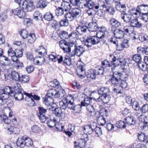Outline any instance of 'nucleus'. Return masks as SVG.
I'll return each instance as SVG.
<instances>
[{"mask_svg":"<svg viewBox=\"0 0 148 148\" xmlns=\"http://www.w3.org/2000/svg\"><path fill=\"white\" fill-rule=\"evenodd\" d=\"M84 66L82 65H80L77 68V74L78 76L81 78L86 77L87 74L86 73L85 70L84 69Z\"/></svg>","mask_w":148,"mask_h":148,"instance_id":"21","label":"nucleus"},{"mask_svg":"<svg viewBox=\"0 0 148 148\" xmlns=\"http://www.w3.org/2000/svg\"><path fill=\"white\" fill-rule=\"evenodd\" d=\"M16 144L18 147L23 148L25 145L27 147L32 146L33 144V141L30 138L25 136L22 138H18Z\"/></svg>","mask_w":148,"mask_h":148,"instance_id":"7","label":"nucleus"},{"mask_svg":"<svg viewBox=\"0 0 148 148\" xmlns=\"http://www.w3.org/2000/svg\"><path fill=\"white\" fill-rule=\"evenodd\" d=\"M42 15L39 11L35 12L34 14V18L36 20L42 19Z\"/></svg>","mask_w":148,"mask_h":148,"instance_id":"53","label":"nucleus"},{"mask_svg":"<svg viewBox=\"0 0 148 148\" xmlns=\"http://www.w3.org/2000/svg\"><path fill=\"white\" fill-rule=\"evenodd\" d=\"M97 122L98 124L100 125L103 126L106 123L105 119L102 116H99L97 119Z\"/></svg>","mask_w":148,"mask_h":148,"instance_id":"43","label":"nucleus"},{"mask_svg":"<svg viewBox=\"0 0 148 148\" xmlns=\"http://www.w3.org/2000/svg\"><path fill=\"white\" fill-rule=\"evenodd\" d=\"M83 138H81L78 140V145L82 147H85L86 143L88 140V137L87 134L83 135Z\"/></svg>","mask_w":148,"mask_h":148,"instance_id":"18","label":"nucleus"},{"mask_svg":"<svg viewBox=\"0 0 148 148\" xmlns=\"http://www.w3.org/2000/svg\"><path fill=\"white\" fill-rule=\"evenodd\" d=\"M21 2L20 3V7H22L23 10L26 9L28 12H31L34 10L35 6L32 2H28L24 0H22Z\"/></svg>","mask_w":148,"mask_h":148,"instance_id":"12","label":"nucleus"},{"mask_svg":"<svg viewBox=\"0 0 148 148\" xmlns=\"http://www.w3.org/2000/svg\"><path fill=\"white\" fill-rule=\"evenodd\" d=\"M111 57H112V60L113 61H114V62L118 63L117 64H116V66L118 65H120L121 67H123L127 63V62L125 59L123 60L119 59L117 58L115 56L111 55Z\"/></svg>","mask_w":148,"mask_h":148,"instance_id":"22","label":"nucleus"},{"mask_svg":"<svg viewBox=\"0 0 148 148\" xmlns=\"http://www.w3.org/2000/svg\"><path fill=\"white\" fill-rule=\"evenodd\" d=\"M105 2L102 1L103 2L104 5L106 7H101L103 9H105V10L109 11V10H113V8L111 6V5L113 3L114 0H105Z\"/></svg>","mask_w":148,"mask_h":148,"instance_id":"26","label":"nucleus"},{"mask_svg":"<svg viewBox=\"0 0 148 148\" xmlns=\"http://www.w3.org/2000/svg\"><path fill=\"white\" fill-rule=\"evenodd\" d=\"M104 69L101 66H99L94 70H91L87 73L86 77L88 78H91L92 79H95L97 76L103 75L104 72Z\"/></svg>","mask_w":148,"mask_h":148,"instance_id":"8","label":"nucleus"},{"mask_svg":"<svg viewBox=\"0 0 148 148\" xmlns=\"http://www.w3.org/2000/svg\"><path fill=\"white\" fill-rule=\"evenodd\" d=\"M84 0H81V1L79 0H70V3L73 5L76 6L80 8L81 6V3H82Z\"/></svg>","mask_w":148,"mask_h":148,"instance_id":"42","label":"nucleus"},{"mask_svg":"<svg viewBox=\"0 0 148 148\" xmlns=\"http://www.w3.org/2000/svg\"><path fill=\"white\" fill-rule=\"evenodd\" d=\"M15 53V51L11 47L10 48L8 51V56L11 58V60L13 62L16 61L17 60Z\"/></svg>","mask_w":148,"mask_h":148,"instance_id":"25","label":"nucleus"},{"mask_svg":"<svg viewBox=\"0 0 148 148\" xmlns=\"http://www.w3.org/2000/svg\"><path fill=\"white\" fill-rule=\"evenodd\" d=\"M138 138L141 142H145L146 143H148V138L145 133H141L140 134H139Z\"/></svg>","mask_w":148,"mask_h":148,"instance_id":"32","label":"nucleus"},{"mask_svg":"<svg viewBox=\"0 0 148 148\" xmlns=\"http://www.w3.org/2000/svg\"><path fill=\"white\" fill-rule=\"evenodd\" d=\"M12 97H14L16 100L20 101L23 98V95L22 91H20L18 92H14L12 95Z\"/></svg>","mask_w":148,"mask_h":148,"instance_id":"30","label":"nucleus"},{"mask_svg":"<svg viewBox=\"0 0 148 148\" xmlns=\"http://www.w3.org/2000/svg\"><path fill=\"white\" fill-rule=\"evenodd\" d=\"M95 125H96L95 123H93L90 125H87L84 126L83 129L85 132L88 133L89 134H91L94 131L95 129Z\"/></svg>","mask_w":148,"mask_h":148,"instance_id":"19","label":"nucleus"},{"mask_svg":"<svg viewBox=\"0 0 148 148\" xmlns=\"http://www.w3.org/2000/svg\"><path fill=\"white\" fill-rule=\"evenodd\" d=\"M20 34L23 39L27 38L29 35L27 31L25 29H23L21 31L20 33Z\"/></svg>","mask_w":148,"mask_h":148,"instance_id":"62","label":"nucleus"},{"mask_svg":"<svg viewBox=\"0 0 148 148\" xmlns=\"http://www.w3.org/2000/svg\"><path fill=\"white\" fill-rule=\"evenodd\" d=\"M68 21L65 18L62 19L60 22V26H67L69 25Z\"/></svg>","mask_w":148,"mask_h":148,"instance_id":"64","label":"nucleus"},{"mask_svg":"<svg viewBox=\"0 0 148 148\" xmlns=\"http://www.w3.org/2000/svg\"><path fill=\"white\" fill-rule=\"evenodd\" d=\"M133 60L137 64L142 60V58L140 55L136 54L134 55L132 57Z\"/></svg>","mask_w":148,"mask_h":148,"instance_id":"54","label":"nucleus"},{"mask_svg":"<svg viewBox=\"0 0 148 148\" xmlns=\"http://www.w3.org/2000/svg\"><path fill=\"white\" fill-rule=\"evenodd\" d=\"M65 91L63 89H61L59 91H57L54 89H50L46 95L43 103L48 106H50L53 101V99L56 98H61L65 95Z\"/></svg>","mask_w":148,"mask_h":148,"instance_id":"3","label":"nucleus"},{"mask_svg":"<svg viewBox=\"0 0 148 148\" xmlns=\"http://www.w3.org/2000/svg\"><path fill=\"white\" fill-rule=\"evenodd\" d=\"M27 42L30 44L33 43L36 40L35 35L34 34H30L27 37Z\"/></svg>","mask_w":148,"mask_h":148,"instance_id":"41","label":"nucleus"},{"mask_svg":"<svg viewBox=\"0 0 148 148\" xmlns=\"http://www.w3.org/2000/svg\"><path fill=\"white\" fill-rule=\"evenodd\" d=\"M29 80V77L25 75H22L20 77H19L18 80V81L21 82L22 83H27Z\"/></svg>","mask_w":148,"mask_h":148,"instance_id":"45","label":"nucleus"},{"mask_svg":"<svg viewBox=\"0 0 148 148\" xmlns=\"http://www.w3.org/2000/svg\"><path fill=\"white\" fill-rule=\"evenodd\" d=\"M71 59L68 56H66L64 60V64L69 66L71 64Z\"/></svg>","mask_w":148,"mask_h":148,"instance_id":"56","label":"nucleus"},{"mask_svg":"<svg viewBox=\"0 0 148 148\" xmlns=\"http://www.w3.org/2000/svg\"><path fill=\"white\" fill-rule=\"evenodd\" d=\"M24 94L27 97L29 98V99L31 101L32 104L31 106H34L35 104V101L33 99L36 100H40V97L38 96L37 95L34 94L33 95L32 94H29L28 93L25 92L23 91Z\"/></svg>","mask_w":148,"mask_h":148,"instance_id":"20","label":"nucleus"},{"mask_svg":"<svg viewBox=\"0 0 148 148\" xmlns=\"http://www.w3.org/2000/svg\"><path fill=\"white\" fill-rule=\"evenodd\" d=\"M44 18L48 21H51L53 18V14L50 12H47L45 13L44 16Z\"/></svg>","mask_w":148,"mask_h":148,"instance_id":"55","label":"nucleus"},{"mask_svg":"<svg viewBox=\"0 0 148 148\" xmlns=\"http://www.w3.org/2000/svg\"><path fill=\"white\" fill-rule=\"evenodd\" d=\"M125 119L126 124L129 125H134L135 123V121L132 116H128L126 117Z\"/></svg>","mask_w":148,"mask_h":148,"instance_id":"39","label":"nucleus"},{"mask_svg":"<svg viewBox=\"0 0 148 148\" xmlns=\"http://www.w3.org/2000/svg\"><path fill=\"white\" fill-rule=\"evenodd\" d=\"M123 32L121 29H116L114 30V34L116 38L121 39L124 37Z\"/></svg>","mask_w":148,"mask_h":148,"instance_id":"29","label":"nucleus"},{"mask_svg":"<svg viewBox=\"0 0 148 148\" xmlns=\"http://www.w3.org/2000/svg\"><path fill=\"white\" fill-rule=\"evenodd\" d=\"M12 12L13 14L17 15L21 18H24L26 15V12L23 10H21L20 8H17L13 10Z\"/></svg>","mask_w":148,"mask_h":148,"instance_id":"15","label":"nucleus"},{"mask_svg":"<svg viewBox=\"0 0 148 148\" xmlns=\"http://www.w3.org/2000/svg\"><path fill=\"white\" fill-rule=\"evenodd\" d=\"M13 93V89L9 86H6L4 89H0V94H4V95H7L8 96V97L9 95L12 96Z\"/></svg>","mask_w":148,"mask_h":148,"instance_id":"17","label":"nucleus"},{"mask_svg":"<svg viewBox=\"0 0 148 148\" xmlns=\"http://www.w3.org/2000/svg\"><path fill=\"white\" fill-rule=\"evenodd\" d=\"M62 6L65 11H69L71 9L70 4L68 2H64L62 3Z\"/></svg>","mask_w":148,"mask_h":148,"instance_id":"49","label":"nucleus"},{"mask_svg":"<svg viewBox=\"0 0 148 148\" xmlns=\"http://www.w3.org/2000/svg\"><path fill=\"white\" fill-rule=\"evenodd\" d=\"M116 10L121 12H125L126 10V7L125 4H121L120 2H118L116 6Z\"/></svg>","mask_w":148,"mask_h":148,"instance_id":"33","label":"nucleus"},{"mask_svg":"<svg viewBox=\"0 0 148 148\" xmlns=\"http://www.w3.org/2000/svg\"><path fill=\"white\" fill-rule=\"evenodd\" d=\"M137 63L138 67L142 71H145L146 69L147 66L145 63L143 62L142 60Z\"/></svg>","mask_w":148,"mask_h":148,"instance_id":"57","label":"nucleus"},{"mask_svg":"<svg viewBox=\"0 0 148 148\" xmlns=\"http://www.w3.org/2000/svg\"><path fill=\"white\" fill-rule=\"evenodd\" d=\"M81 3L80 8H86V13L89 16H92L95 14V9H98L99 7H105L103 3L101 0H99L97 3L90 0H84Z\"/></svg>","mask_w":148,"mask_h":148,"instance_id":"1","label":"nucleus"},{"mask_svg":"<svg viewBox=\"0 0 148 148\" xmlns=\"http://www.w3.org/2000/svg\"><path fill=\"white\" fill-rule=\"evenodd\" d=\"M65 18L68 21H73L75 18L71 11L66 13L65 15Z\"/></svg>","mask_w":148,"mask_h":148,"instance_id":"51","label":"nucleus"},{"mask_svg":"<svg viewBox=\"0 0 148 148\" xmlns=\"http://www.w3.org/2000/svg\"><path fill=\"white\" fill-rule=\"evenodd\" d=\"M74 98L71 95H69L63 98L60 102V105L62 109L66 110L67 108L71 110H73L76 113L79 112L81 110L82 107L81 105H75L74 103Z\"/></svg>","mask_w":148,"mask_h":148,"instance_id":"2","label":"nucleus"},{"mask_svg":"<svg viewBox=\"0 0 148 148\" xmlns=\"http://www.w3.org/2000/svg\"><path fill=\"white\" fill-rule=\"evenodd\" d=\"M125 81L126 80H121V82H119V84H118V86H120L121 89L122 88H126L127 86V84Z\"/></svg>","mask_w":148,"mask_h":148,"instance_id":"61","label":"nucleus"},{"mask_svg":"<svg viewBox=\"0 0 148 148\" xmlns=\"http://www.w3.org/2000/svg\"><path fill=\"white\" fill-rule=\"evenodd\" d=\"M55 114L56 116L59 118H60V119L64 118L65 115L61 110V108H57L54 109Z\"/></svg>","mask_w":148,"mask_h":148,"instance_id":"27","label":"nucleus"},{"mask_svg":"<svg viewBox=\"0 0 148 148\" xmlns=\"http://www.w3.org/2000/svg\"><path fill=\"white\" fill-rule=\"evenodd\" d=\"M110 24L112 28L119 27L121 25V23L119 21L114 18H111L110 20Z\"/></svg>","mask_w":148,"mask_h":148,"instance_id":"28","label":"nucleus"},{"mask_svg":"<svg viewBox=\"0 0 148 148\" xmlns=\"http://www.w3.org/2000/svg\"><path fill=\"white\" fill-rule=\"evenodd\" d=\"M73 48L71 56V57L74 56L75 55L79 57H80L85 51V49L82 46H77L75 43Z\"/></svg>","mask_w":148,"mask_h":148,"instance_id":"11","label":"nucleus"},{"mask_svg":"<svg viewBox=\"0 0 148 148\" xmlns=\"http://www.w3.org/2000/svg\"><path fill=\"white\" fill-rule=\"evenodd\" d=\"M126 124L123 121H120L117 122L116 124V126L118 128H125L126 127Z\"/></svg>","mask_w":148,"mask_h":148,"instance_id":"59","label":"nucleus"},{"mask_svg":"<svg viewBox=\"0 0 148 148\" xmlns=\"http://www.w3.org/2000/svg\"><path fill=\"white\" fill-rule=\"evenodd\" d=\"M131 27L130 26H125L124 27V28L122 30H121L123 32V33L124 34L123 35L124 36L125 35H127L128 34H130V32H131L130 29Z\"/></svg>","mask_w":148,"mask_h":148,"instance_id":"50","label":"nucleus"},{"mask_svg":"<svg viewBox=\"0 0 148 148\" xmlns=\"http://www.w3.org/2000/svg\"><path fill=\"white\" fill-rule=\"evenodd\" d=\"M118 73V71L114 72L113 74L109 79L110 82L112 84L115 85H118L121 80L119 78V75Z\"/></svg>","mask_w":148,"mask_h":148,"instance_id":"14","label":"nucleus"},{"mask_svg":"<svg viewBox=\"0 0 148 148\" xmlns=\"http://www.w3.org/2000/svg\"><path fill=\"white\" fill-rule=\"evenodd\" d=\"M130 25L132 27L140 28L142 26V24L140 23L137 19H134L132 20L130 23Z\"/></svg>","mask_w":148,"mask_h":148,"instance_id":"36","label":"nucleus"},{"mask_svg":"<svg viewBox=\"0 0 148 148\" xmlns=\"http://www.w3.org/2000/svg\"><path fill=\"white\" fill-rule=\"evenodd\" d=\"M5 81L9 80L11 81H18L20 77L18 73L16 71L11 70L8 71L7 73L4 74Z\"/></svg>","mask_w":148,"mask_h":148,"instance_id":"9","label":"nucleus"},{"mask_svg":"<svg viewBox=\"0 0 148 148\" xmlns=\"http://www.w3.org/2000/svg\"><path fill=\"white\" fill-rule=\"evenodd\" d=\"M92 99L90 97H87L84 99L83 101L81 102V106H86L87 105H90L92 103Z\"/></svg>","mask_w":148,"mask_h":148,"instance_id":"40","label":"nucleus"},{"mask_svg":"<svg viewBox=\"0 0 148 148\" xmlns=\"http://www.w3.org/2000/svg\"><path fill=\"white\" fill-rule=\"evenodd\" d=\"M120 16L124 21L125 23L129 22L132 18L131 15L126 13L121 14Z\"/></svg>","mask_w":148,"mask_h":148,"instance_id":"31","label":"nucleus"},{"mask_svg":"<svg viewBox=\"0 0 148 148\" xmlns=\"http://www.w3.org/2000/svg\"><path fill=\"white\" fill-rule=\"evenodd\" d=\"M87 29L90 32H95L98 29V26L96 23L91 22L87 24Z\"/></svg>","mask_w":148,"mask_h":148,"instance_id":"23","label":"nucleus"},{"mask_svg":"<svg viewBox=\"0 0 148 148\" xmlns=\"http://www.w3.org/2000/svg\"><path fill=\"white\" fill-rule=\"evenodd\" d=\"M1 120L5 124H9L11 122V120L8 118L7 116L4 114H1L0 115Z\"/></svg>","mask_w":148,"mask_h":148,"instance_id":"44","label":"nucleus"},{"mask_svg":"<svg viewBox=\"0 0 148 148\" xmlns=\"http://www.w3.org/2000/svg\"><path fill=\"white\" fill-rule=\"evenodd\" d=\"M60 43L61 48L71 56L74 43L72 42H68L65 40H61L60 41Z\"/></svg>","mask_w":148,"mask_h":148,"instance_id":"6","label":"nucleus"},{"mask_svg":"<svg viewBox=\"0 0 148 148\" xmlns=\"http://www.w3.org/2000/svg\"><path fill=\"white\" fill-rule=\"evenodd\" d=\"M38 112L37 114V116L41 122L44 123L46 121L47 118L45 115L47 108H45L43 107L40 106L38 107Z\"/></svg>","mask_w":148,"mask_h":148,"instance_id":"13","label":"nucleus"},{"mask_svg":"<svg viewBox=\"0 0 148 148\" xmlns=\"http://www.w3.org/2000/svg\"><path fill=\"white\" fill-rule=\"evenodd\" d=\"M101 40L96 36H90L87 38L84 42V45L88 48L91 47L92 45L98 44Z\"/></svg>","mask_w":148,"mask_h":148,"instance_id":"10","label":"nucleus"},{"mask_svg":"<svg viewBox=\"0 0 148 148\" xmlns=\"http://www.w3.org/2000/svg\"><path fill=\"white\" fill-rule=\"evenodd\" d=\"M14 91V92H18L20 91H22L21 87L20 85L18 83H15L13 86V87L12 88Z\"/></svg>","mask_w":148,"mask_h":148,"instance_id":"46","label":"nucleus"},{"mask_svg":"<svg viewBox=\"0 0 148 148\" xmlns=\"http://www.w3.org/2000/svg\"><path fill=\"white\" fill-rule=\"evenodd\" d=\"M47 2L43 0L38 1L36 5V7L38 8H45L47 5Z\"/></svg>","mask_w":148,"mask_h":148,"instance_id":"37","label":"nucleus"},{"mask_svg":"<svg viewBox=\"0 0 148 148\" xmlns=\"http://www.w3.org/2000/svg\"><path fill=\"white\" fill-rule=\"evenodd\" d=\"M138 11L140 14L145 13V12L148 11V5L145 4H141L138 6Z\"/></svg>","mask_w":148,"mask_h":148,"instance_id":"35","label":"nucleus"},{"mask_svg":"<svg viewBox=\"0 0 148 148\" xmlns=\"http://www.w3.org/2000/svg\"><path fill=\"white\" fill-rule=\"evenodd\" d=\"M87 29V23L86 22H84L76 28L77 32L81 35L83 34L86 33Z\"/></svg>","mask_w":148,"mask_h":148,"instance_id":"16","label":"nucleus"},{"mask_svg":"<svg viewBox=\"0 0 148 148\" xmlns=\"http://www.w3.org/2000/svg\"><path fill=\"white\" fill-rule=\"evenodd\" d=\"M95 129H94L95 133L97 135L99 136L101 135L102 134V131L101 130V128L97 127L96 125H95Z\"/></svg>","mask_w":148,"mask_h":148,"instance_id":"60","label":"nucleus"},{"mask_svg":"<svg viewBox=\"0 0 148 148\" xmlns=\"http://www.w3.org/2000/svg\"><path fill=\"white\" fill-rule=\"evenodd\" d=\"M122 69L123 70V71L121 73L119 72L118 71V73L119 75V78L121 80H126L127 78L128 75L126 71V70H124V68H123Z\"/></svg>","mask_w":148,"mask_h":148,"instance_id":"34","label":"nucleus"},{"mask_svg":"<svg viewBox=\"0 0 148 148\" xmlns=\"http://www.w3.org/2000/svg\"><path fill=\"white\" fill-rule=\"evenodd\" d=\"M23 49H21V50L19 49H15V53L16 54V56L17 60H18V58H20L23 56Z\"/></svg>","mask_w":148,"mask_h":148,"instance_id":"63","label":"nucleus"},{"mask_svg":"<svg viewBox=\"0 0 148 148\" xmlns=\"http://www.w3.org/2000/svg\"><path fill=\"white\" fill-rule=\"evenodd\" d=\"M71 12L75 17H78L81 15V11L79 8H73Z\"/></svg>","mask_w":148,"mask_h":148,"instance_id":"38","label":"nucleus"},{"mask_svg":"<svg viewBox=\"0 0 148 148\" xmlns=\"http://www.w3.org/2000/svg\"><path fill=\"white\" fill-rule=\"evenodd\" d=\"M110 55V56L112 58V60L110 62H109L108 60H106L102 62L101 64L103 66H102L103 68V67H112L113 65L114 66H116V63L114 62V61H113L112 60V57H111Z\"/></svg>","mask_w":148,"mask_h":148,"instance_id":"24","label":"nucleus"},{"mask_svg":"<svg viewBox=\"0 0 148 148\" xmlns=\"http://www.w3.org/2000/svg\"><path fill=\"white\" fill-rule=\"evenodd\" d=\"M50 84H51V86L53 87H56L60 88V89L58 91H59L61 89H62L61 86L59 85L60 83L58 81L57 79H54L53 82H51Z\"/></svg>","mask_w":148,"mask_h":148,"instance_id":"48","label":"nucleus"},{"mask_svg":"<svg viewBox=\"0 0 148 148\" xmlns=\"http://www.w3.org/2000/svg\"><path fill=\"white\" fill-rule=\"evenodd\" d=\"M106 34L105 33H103L100 32H98L97 33L96 36L99 38V40H101V41H103V42L104 43L106 41H104L103 40Z\"/></svg>","mask_w":148,"mask_h":148,"instance_id":"58","label":"nucleus"},{"mask_svg":"<svg viewBox=\"0 0 148 148\" xmlns=\"http://www.w3.org/2000/svg\"><path fill=\"white\" fill-rule=\"evenodd\" d=\"M64 13V9L62 7H58L55 10V13L57 16H61Z\"/></svg>","mask_w":148,"mask_h":148,"instance_id":"52","label":"nucleus"},{"mask_svg":"<svg viewBox=\"0 0 148 148\" xmlns=\"http://www.w3.org/2000/svg\"><path fill=\"white\" fill-rule=\"evenodd\" d=\"M110 89L108 87H102L98 90V93L100 95L98 99L94 98L93 100L97 101H98L100 99L105 103H107L110 100L109 95Z\"/></svg>","mask_w":148,"mask_h":148,"instance_id":"4","label":"nucleus"},{"mask_svg":"<svg viewBox=\"0 0 148 148\" xmlns=\"http://www.w3.org/2000/svg\"><path fill=\"white\" fill-rule=\"evenodd\" d=\"M35 52L38 51V54L41 55V56H38V60L34 59L33 60L34 64L35 65H41L43 64L45 62V59L44 56L47 54L46 50L45 48L43 46H39L38 48L35 49Z\"/></svg>","mask_w":148,"mask_h":148,"instance_id":"5","label":"nucleus"},{"mask_svg":"<svg viewBox=\"0 0 148 148\" xmlns=\"http://www.w3.org/2000/svg\"><path fill=\"white\" fill-rule=\"evenodd\" d=\"M4 94H0V106L4 105L5 103V99L8 98V96Z\"/></svg>","mask_w":148,"mask_h":148,"instance_id":"47","label":"nucleus"}]
</instances>
